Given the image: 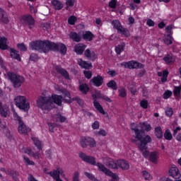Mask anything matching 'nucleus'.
I'll return each instance as SVG.
<instances>
[{
    "label": "nucleus",
    "mask_w": 181,
    "mask_h": 181,
    "mask_svg": "<svg viewBox=\"0 0 181 181\" xmlns=\"http://www.w3.org/2000/svg\"><path fill=\"white\" fill-rule=\"evenodd\" d=\"M180 91H181V85L179 86L174 87L173 94L175 97H179V95H180Z\"/></svg>",
    "instance_id": "ea45409f"
},
{
    "label": "nucleus",
    "mask_w": 181,
    "mask_h": 181,
    "mask_svg": "<svg viewBox=\"0 0 181 181\" xmlns=\"http://www.w3.org/2000/svg\"><path fill=\"white\" fill-rule=\"evenodd\" d=\"M8 77L15 88H19L25 83V78L15 73H9Z\"/></svg>",
    "instance_id": "423d86ee"
},
{
    "label": "nucleus",
    "mask_w": 181,
    "mask_h": 181,
    "mask_svg": "<svg viewBox=\"0 0 181 181\" xmlns=\"http://www.w3.org/2000/svg\"><path fill=\"white\" fill-rule=\"evenodd\" d=\"M146 25H148V26H155V22H153L152 19L148 18L147 20Z\"/></svg>",
    "instance_id": "69168bd1"
},
{
    "label": "nucleus",
    "mask_w": 181,
    "mask_h": 181,
    "mask_svg": "<svg viewBox=\"0 0 181 181\" xmlns=\"http://www.w3.org/2000/svg\"><path fill=\"white\" fill-rule=\"evenodd\" d=\"M0 21L3 22V23H9V18H8V16L5 13V11L0 8Z\"/></svg>",
    "instance_id": "a878e982"
},
{
    "label": "nucleus",
    "mask_w": 181,
    "mask_h": 181,
    "mask_svg": "<svg viewBox=\"0 0 181 181\" xmlns=\"http://www.w3.org/2000/svg\"><path fill=\"white\" fill-rule=\"evenodd\" d=\"M93 105L97 111H99L100 114H103V115H105V111H104V108H103V106H101L98 101L93 100Z\"/></svg>",
    "instance_id": "473e14b6"
},
{
    "label": "nucleus",
    "mask_w": 181,
    "mask_h": 181,
    "mask_svg": "<svg viewBox=\"0 0 181 181\" xmlns=\"http://www.w3.org/2000/svg\"><path fill=\"white\" fill-rule=\"evenodd\" d=\"M43 30H47L50 29V24L49 23H44L42 25Z\"/></svg>",
    "instance_id": "774afa93"
},
{
    "label": "nucleus",
    "mask_w": 181,
    "mask_h": 181,
    "mask_svg": "<svg viewBox=\"0 0 181 181\" xmlns=\"http://www.w3.org/2000/svg\"><path fill=\"white\" fill-rule=\"evenodd\" d=\"M96 166H98L99 170H100V172H103L105 175H111V171L108 170V168H105V165H104V164L101 163H98L96 164Z\"/></svg>",
    "instance_id": "393cba45"
},
{
    "label": "nucleus",
    "mask_w": 181,
    "mask_h": 181,
    "mask_svg": "<svg viewBox=\"0 0 181 181\" xmlns=\"http://www.w3.org/2000/svg\"><path fill=\"white\" fill-rule=\"evenodd\" d=\"M142 175L145 180H151V179H152L151 174H149V173H148L147 171H143Z\"/></svg>",
    "instance_id": "49530a36"
},
{
    "label": "nucleus",
    "mask_w": 181,
    "mask_h": 181,
    "mask_svg": "<svg viewBox=\"0 0 181 181\" xmlns=\"http://www.w3.org/2000/svg\"><path fill=\"white\" fill-rule=\"evenodd\" d=\"M69 37L74 42H81V35H80V34L76 32H71L69 33Z\"/></svg>",
    "instance_id": "5701e85b"
},
{
    "label": "nucleus",
    "mask_w": 181,
    "mask_h": 181,
    "mask_svg": "<svg viewBox=\"0 0 181 181\" xmlns=\"http://www.w3.org/2000/svg\"><path fill=\"white\" fill-rule=\"evenodd\" d=\"M7 40L6 37L0 36V49L1 50L8 49V45H6Z\"/></svg>",
    "instance_id": "c85d7f7f"
},
{
    "label": "nucleus",
    "mask_w": 181,
    "mask_h": 181,
    "mask_svg": "<svg viewBox=\"0 0 181 181\" xmlns=\"http://www.w3.org/2000/svg\"><path fill=\"white\" fill-rule=\"evenodd\" d=\"M76 22H77V17H76L74 16H70L68 18L69 25H76Z\"/></svg>",
    "instance_id": "a19ab883"
},
{
    "label": "nucleus",
    "mask_w": 181,
    "mask_h": 181,
    "mask_svg": "<svg viewBox=\"0 0 181 181\" xmlns=\"http://www.w3.org/2000/svg\"><path fill=\"white\" fill-rule=\"evenodd\" d=\"M148 156L149 160H151V162H153V163H156V162H158V152L153 151L150 153V154L148 152V154L146 158V159L148 158Z\"/></svg>",
    "instance_id": "412c9836"
},
{
    "label": "nucleus",
    "mask_w": 181,
    "mask_h": 181,
    "mask_svg": "<svg viewBox=\"0 0 181 181\" xmlns=\"http://www.w3.org/2000/svg\"><path fill=\"white\" fill-rule=\"evenodd\" d=\"M57 118V121H59V122H66V117L62 115L61 114H57L55 115Z\"/></svg>",
    "instance_id": "37998d69"
},
{
    "label": "nucleus",
    "mask_w": 181,
    "mask_h": 181,
    "mask_svg": "<svg viewBox=\"0 0 181 181\" xmlns=\"http://www.w3.org/2000/svg\"><path fill=\"white\" fill-rule=\"evenodd\" d=\"M67 6H74V0H66Z\"/></svg>",
    "instance_id": "338daca9"
},
{
    "label": "nucleus",
    "mask_w": 181,
    "mask_h": 181,
    "mask_svg": "<svg viewBox=\"0 0 181 181\" xmlns=\"http://www.w3.org/2000/svg\"><path fill=\"white\" fill-rule=\"evenodd\" d=\"M32 140L33 141L34 145H35V146H37V149L39 151H42V149L43 148V143H42V141L40 140H39V139L37 137H33Z\"/></svg>",
    "instance_id": "2f4dec72"
},
{
    "label": "nucleus",
    "mask_w": 181,
    "mask_h": 181,
    "mask_svg": "<svg viewBox=\"0 0 181 181\" xmlns=\"http://www.w3.org/2000/svg\"><path fill=\"white\" fill-rule=\"evenodd\" d=\"M168 76H169V71H168L167 70H164L163 71V72L158 73V76L162 77L161 78L162 83H166V81H168Z\"/></svg>",
    "instance_id": "bb28decb"
},
{
    "label": "nucleus",
    "mask_w": 181,
    "mask_h": 181,
    "mask_svg": "<svg viewBox=\"0 0 181 181\" xmlns=\"http://www.w3.org/2000/svg\"><path fill=\"white\" fill-rule=\"evenodd\" d=\"M31 129L30 128L26 127L25 123L23 122H21L19 123L18 125V132L19 134H21L22 135H28V132H30Z\"/></svg>",
    "instance_id": "4468645a"
},
{
    "label": "nucleus",
    "mask_w": 181,
    "mask_h": 181,
    "mask_svg": "<svg viewBox=\"0 0 181 181\" xmlns=\"http://www.w3.org/2000/svg\"><path fill=\"white\" fill-rule=\"evenodd\" d=\"M107 176H111L112 180L110 181H118L119 180V178L118 177V175L116 174H114L112 172H111V174L107 175Z\"/></svg>",
    "instance_id": "3c124183"
},
{
    "label": "nucleus",
    "mask_w": 181,
    "mask_h": 181,
    "mask_svg": "<svg viewBox=\"0 0 181 181\" xmlns=\"http://www.w3.org/2000/svg\"><path fill=\"white\" fill-rule=\"evenodd\" d=\"M124 49H125L124 42H122L120 45H118L115 47V52H116L117 54H121V53H122V52H124Z\"/></svg>",
    "instance_id": "f704fd0d"
},
{
    "label": "nucleus",
    "mask_w": 181,
    "mask_h": 181,
    "mask_svg": "<svg viewBox=\"0 0 181 181\" xmlns=\"http://www.w3.org/2000/svg\"><path fill=\"white\" fill-rule=\"evenodd\" d=\"M10 56L11 59H14L15 60H18V62H21V54H19V51L11 48L10 49Z\"/></svg>",
    "instance_id": "aec40b11"
},
{
    "label": "nucleus",
    "mask_w": 181,
    "mask_h": 181,
    "mask_svg": "<svg viewBox=\"0 0 181 181\" xmlns=\"http://www.w3.org/2000/svg\"><path fill=\"white\" fill-rule=\"evenodd\" d=\"M79 144L82 148H87V146L95 148V146H97L95 140L91 137L81 136L79 140Z\"/></svg>",
    "instance_id": "0eeeda50"
},
{
    "label": "nucleus",
    "mask_w": 181,
    "mask_h": 181,
    "mask_svg": "<svg viewBox=\"0 0 181 181\" xmlns=\"http://www.w3.org/2000/svg\"><path fill=\"white\" fill-rule=\"evenodd\" d=\"M84 54L86 56V57H88V59H93V60H95V59H96L97 57V54H95V52L90 50L89 49H87L85 52Z\"/></svg>",
    "instance_id": "7c9ffc66"
},
{
    "label": "nucleus",
    "mask_w": 181,
    "mask_h": 181,
    "mask_svg": "<svg viewBox=\"0 0 181 181\" xmlns=\"http://www.w3.org/2000/svg\"><path fill=\"white\" fill-rule=\"evenodd\" d=\"M92 98L93 101H97V99L103 98V95H101V93L97 92L95 94L92 95Z\"/></svg>",
    "instance_id": "09e8293b"
},
{
    "label": "nucleus",
    "mask_w": 181,
    "mask_h": 181,
    "mask_svg": "<svg viewBox=\"0 0 181 181\" xmlns=\"http://www.w3.org/2000/svg\"><path fill=\"white\" fill-rule=\"evenodd\" d=\"M79 90L81 91V93H83V94H87L90 90V88H88V86L86 85V83H82L79 86Z\"/></svg>",
    "instance_id": "c9c22d12"
},
{
    "label": "nucleus",
    "mask_w": 181,
    "mask_h": 181,
    "mask_svg": "<svg viewBox=\"0 0 181 181\" xmlns=\"http://www.w3.org/2000/svg\"><path fill=\"white\" fill-rule=\"evenodd\" d=\"M63 173V170L62 168H59L57 170H53L49 173H47V175H49L51 177L53 178L54 180L57 181L60 179V175Z\"/></svg>",
    "instance_id": "ddd939ff"
},
{
    "label": "nucleus",
    "mask_w": 181,
    "mask_h": 181,
    "mask_svg": "<svg viewBox=\"0 0 181 181\" xmlns=\"http://www.w3.org/2000/svg\"><path fill=\"white\" fill-rule=\"evenodd\" d=\"M165 114L167 117H171L173 115V110L171 107H168L165 110Z\"/></svg>",
    "instance_id": "6e6d98bb"
},
{
    "label": "nucleus",
    "mask_w": 181,
    "mask_h": 181,
    "mask_svg": "<svg viewBox=\"0 0 181 181\" xmlns=\"http://www.w3.org/2000/svg\"><path fill=\"white\" fill-rule=\"evenodd\" d=\"M120 168L122 170H128L129 169V163L125 160H117V169Z\"/></svg>",
    "instance_id": "f3484780"
},
{
    "label": "nucleus",
    "mask_w": 181,
    "mask_h": 181,
    "mask_svg": "<svg viewBox=\"0 0 181 181\" xmlns=\"http://www.w3.org/2000/svg\"><path fill=\"white\" fill-rule=\"evenodd\" d=\"M132 131H134V138L138 141H140V144L138 145L139 151H141L144 158H148L149 151L148 150V144L152 142V138L151 136L147 135L145 136V131L149 132L152 129L151 124H148L145 122H140L138 125H135V123H132L131 125Z\"/></svg>",
    "instance_id": "f257e3e1"
},
{
    "label": "nucleus",
    "mask_w": 181,
    "mask_h": 181,
    "mask_svg": "<svg viewBox=\"0 0 181 181\" xmlns=\"http://www.w3.org/2000/svg\"><path fill=\"white\" fill-rule=\"evenodd\" d=\"M30 47L32 50H37L40 53H49L50 50L52 52H59L61 54L67 53V47L62 42L54 43L49 40H35L30 43Z\"/></svg>",
    "instance_id": "f03ea898"
},
{
    "label": "nucleus",
    "mask_w": 181,
    "mask_h": 181,
    "mask_svg": "<svg viewBox=\"0 0 181 181\" xmlns=\"http://www.w3.org/2000/svg\"><path fill=\"white\" fill-rule=\"evenodd\" d=\"M140 106L141 107V108L146 110V108H148V100H141L140 102Z\"/></svg>",
    "instance_id": "603ef678"
},
{
    "label": "nucleus",
    "mask_w": 181,
    "mask_h": 181,
    "mask_svg": "<svg viewBox=\"0 0 181 181\" xmlns=\"http://www.w3.org/2000/svg\"><path fill=\"white\" fill-rule=\"evenodd\" d=\"M24 160L25 162V163H27V165H35V162L30 160V159H29V158L28 157H24Z\"/></svg>",
    "instance_id": "e2e57ef3"
},
{
    "label": "nucleus",
    "mask_w": 181,
    "mask_h": 181,
    "mask_svg": "<svg viewBox=\"0 0 181 181\" xmlns=\"http://www.w3.org/2000/svg\"><path fill=\"white\" fill-rule=\"evenodd\" d=\"M90 83L95 87H101L104 84V78L100 75L94 76L90 81Z\"/></svg>",
    "instance_id": "f8f14e48"
},
{
    "label": "nucleus",
    "mask_w": 181,
    "mask_h": 181,
    "mask_svg": "<svg viewBox=\"0 0 181 181\" xmlns=\"http://www.w3.org/2000/svg\"><path fill=\"white\" fill-rule=\"evenodd\" d=\"M164 138L167 139V141H172V133H170V130L167 129L164 133Z\"/></svg>",
    "instance_id": "58836bf2"
},
{
    "label": "nucleus",
    "mask_w": 181,
    "mask_h": 181,
    "mask_svg": "<svg viewBox=\"0 0 181 181\" xmlns=\"http://www.w3.org/2000/svg\"><path fill=\"white\" fill-rule=\"evenodd\" d=\"M55 89L57 91H59V93L64 95V100L66 103H68V104H71L72 101H76L79 105H83V100L80 98L75 97L71 98L70 92L67 91L65 88H60L59 86H56Z\"/></svg>",
    "instance_id": "20e7f679"
},
{
    "label": "nucleus",
    "mask_w": 181,
    "mask_h": 181,
    "mask_svg": "<svg viewBox=\"0 0 181 181\" xmlns=\"http://www.w3.org/2000/svg\"><path fill=\"white\" fill-rule=\"evenodd\" d=\"M172 29H173V27L172 25H168L165 28L167 35H170L172 36V35L173 34V33H172Z\"/></svg>",
    "instance_id": "4d7b16f0"
},
{
    "label": "nucleus",
    "mask_w": 181,
    "mask_h": 181,
    "mask_svg": "<svg viewBox=\"0 0 181 181\" xmlns=\"http://www.w3.org/2000/svg\"><path fill=\"white\" fill-rule=\"evenodd\" d=\"M0 114L1 117H4V118H6V116L8 115V112L5 111L2 105L0 106Z\"/></svg>",
    "instance_id": "5fc2aeb1"
},
{
    "label": "nucleus",
    "mask_w": 181,
    "mask_h": 181,
    "mask_svg": "<svg viewBox=\"0 0 181 181\" xmlns=\"http://www.w3.org/2000/svg\"><path fill=\"white\" fill-rule=\"evenodd\" d=\"M169 176H172L174 179H180V173L179 169L176 167H173L169 170Z\"/></svg>",
    "instance_id": "2eb2a0df"
},
{
    "label": "nucleus",
    "mask_w": 181,
    "mask_h": 181,
    "mask_svg": "<svg viewBox=\"0 0 181 181\" xmlns=\"http://www.w3.org/2000/svg\"><path fill=\"white\" fill-rule=\"evenodd\" d=\"M106 166L110 169H118V161H115L114 160H110L107 162Z\"/></svg>",
    "instance_id": "72a5a7b5"
},
{
    "label": "nucleus",
    "mask_w": 181,
    "mask_h": 181,
    "mask_svg": "<svg viewBox=\"0 0 181 181\" xmlns=\"http://www.w3.org/2000/svg\"><path fill=\"white\" fill-rule=\"evenodd\" d=\"M86 46L84 44H77L74 46V52L76 53V54H83L84 50H86Z\"/></svg>",
    "instance_id": "a211bd4d"
},
{
    "label": "nucleus",
    "mask_w": 181,
    "mask_h": 181,
    "mask_svg": "<svg viewBox=\"0 0 181 181\" xmlns=\"http://www.w3.org/2000/svg\"><path fill=\"white\" fill-rule=\"evenodd\" d=\"M73 181H80V173L76 171L73 175Z\"/></svg>",
    "instance_id": "864d4df0"
},
{
    "label": "nucleus",
    "mask_w": 181,
    "mask_h": 181,
    "mask_svg": "<svg viewBox=\"0 0 181 181\" xmlns=\"http://www.w3.org/2000/svg\"><path fill=\"white\" fill-rule=\"evenodd\" d=\"M121 66H124L125 69H144L145 67V65L135 62V61H129L127 62H122L121 64Z\"/></svg>",
    "instance_id": "9d476101"
},
{
    "label": "nucleus",
    "mask_w": 181,
    "mask_h": 181,
    "mask_svg": "<svg viewBox=\"0 0 181 181\" xmlns=\"http://www.w3.org/2000/svg\"><path fill=\"white\" fill-rule=\"evenodd\" d=\"M83 74L85 77L88 79H90L91 78V77H93V73L91 72V71H84Z\"/></svg>",
    "instance_id": "8fccbe9b"
},
{
    "label": "nucleus",
    "mask_w": 181,
    "mask_h": 181,
    "mask_svg": "<svg viewBox=\"0 0 181 181\" xmlns=\"http://www.w3.org/2000/svg\"><path fill=\"white\" fill-rule=\"evenodd\" d=\"M79 158H81L83 162L89 163V165H93L94 166L97 165V163L95 162V158L91 156H87V154L83 152L79 153Z\"/></svg>",
    "instance_id": "9b49d317"
},
{
    "label": "nucleus",
    "mask_w": 181,
    "mask_h": 181,
    "mask_svg": "<svg viewBox=\"0 0 181 181\" xmlns=\"http://www.w3.org/2000/svg\"><path fill=\"white\" fill-rule=\"evenodd\" d=\"M49 130L50 132H54V127H56V124L54 123H49Z\"/></svg>",
    "instance_id": "680f3d73"
},
{
    "label": "nucleus",
    "mask_w": 181,
    "mask_h": 181,
    "mask_svg": "<svg viewBox=\"0 0 181 181\" xmlns=\"http://www.w3.org/2000/svg\"><path fill=\"white\" fill-rule=\"evenodd\" d=\"M17 47L21 50V52H26L28 50V47H26V45L23 42L17 44Z\"/></svg>",
    "instance_id": "79ce46f5"
},
{
    "label": "nucleus",
    "mask_w": 181,
    "mask_h": 181,
    "mask_svg": "<svg viewBox=\"0 0 181 181\" xmlns=\"http://www.w3.org/2000/svg\"><path fill=\"white\" fill-rule=\"evenodd\" d=\"M92 128H93V129H98V128H100V122H98V121H95L92 124Z\"/></svg>",
    "instance_id": "0e129e2a"
},
{
    "label": "nucleus",
    "mask_w": 181,
    "mask_h": 181,
    "mask_svg": "<svg viewBox=\"0 0 181 181\" xmlns=\"http://www.w3.org/2000/svg\"><path fill=\"white\" fill-rule=\"evenodd\" d=\"M163 60H164L165 64L170 65L175 63L176 59L173 57V55L172 54H168L165 55V57L163 58Z\"/></svg>",
    "instance_id": "6ab92c4d"
},
{
    "label": "nucleus",
    "mask_w": 181,
    "mask_h": 181,
    "mask_svg": "<svg viewBox=\"0 0 181 181\" xmlns=\"http://www.w3.org/2000/svg\"><path fill=\"white\" fill-rule=\"evenodd\" d=\"M112 25L116 29L118 32V33H120L121 35H124V36H126V37H128L129 36V30L127 28H124L122 25H121V22L118 20H114L112 21Z\"/></svg>",
    "instance_id": "1a4fd4ad"
},
{
    "label": "nucleus",
    "mask_w": 181,
    "mask_h": 181,
    "mask_svg": "<svg viewBox=\"0 0 181 181\" xmlns=\"http://www.w3.org/2000/svg\"><path fill=\"white\" fill-rule=\"evenodd\" d=\"M13 117L16 121H18V124H21V122H23L22 119H21V117H19V115H18V113L16 112H13Z\"/></svg>",
    "instance_id": "bf43d9fd"
},
{
    "label": "nucleus",
    "mask_w": 181,
    "mask_h": 181,
    "mask_svg": "<svg viewBox=\"0 0 181 181\" xmlns=\"http://www.w3.org/2000/svg\"><path fill=\"white\" fill-rule=\"evenodd\" d=\"M52 5L54 9H55L56 11H60L63 9V6H64L63 4L60 2V1L59 0H52Z\"/></svg>",
    "instance_id": "b1692460"
},
{
    "label": "nucleus",
    "mask_w": 181,
    "mask_h": 181,
    "mask_svg": "<svg viewBox=\"0 0 181 181\" xmlns=\"http://www.w3.org/2000/svg\"><path fill=\"white\" fill-rule=\"evenodd\" d=\"M63 96L58 95H53L51 98L40 96L37 100V104L39 108L42 110H47L48 111L52 110L54 107V104L57 105H62V100Z\"/></svg>",
    "instance_id": "7ed1b4c3"
},
{
    "label": "nucleus",
    "mask_w": 181,
    "mask_h": 181,
    "mask_svg": "<svg viewBox=\"0 0 181 181\" xmlns=\"http://www.w3.org/2000/svg\"><path fill=\"white\" fill-rule=\"evenodd\" d=\"M30 62H37V60H39V55H37V54L32 53L30 55Z\"/></svg>",
    "instance_id": "c03bdc74"
},
{
    "label": "nucleus",
    "mask_w": 181,
    "mask_h": 181,
    "mask_svg": "<svg viewBox=\"0 0 181 181\" xmlns=\"http://www.w3.org/2000/svg\"><path fill=\"white\" fill-rule=\"evenodd\" d=\"M107 87H109V88H112V90H117V88H118L117 86V82L114 80L110 81L107 83Z\"/></svg>",
    "instance_id": "4c0bfd02"
},
{
    "label": "nucleus",
    "mask_w": 181,
    "mask_h": 181,
    "mask_svg": "<svg viewBox=\"0 0 181 181\" xmlns=\"http://www.w3.org/2000/svg\"><path fill=\"white\" fill-rule=\"evenodd\" d=\"M109 6L110 8H112V9H115L117 8V1L112 0L109 2Z\"/></svg>",
    "instance_id": "13d9d810"
},
{
    "label": "nucleus",
    "mask_w": 181,
    "mask_h": 181,
    "mask_svg": "<svg viewBox=\"0 0 181 181\" xmlns=\"http://www.w3.org/2000/svg\"><path fill=\"white\" fill-rule=\"evenodd\" d=\"M84 40H88V42H91L94 38V35L91 31H86L82 36Z\"/></svg>",
    "instance_id": "c756f323"
},
{
    "label": "nucleus",
    "mask_w": 181,
    "mask_h": 181,
    "mask_svg": "<svg viewBox=\"0 0 181 181\" xmlns=\"http://www.w3.org/2000/svg\"><path fill=\"white\" fill-rule=\"evenodd\" d=\"M163 43L166 45V46H169L172 45V43H173V37H172V35H170V34H165L163 37Z\"/></svg>",
    "instance_id": "4be33fe9"
},
{
    "label": "nucleus",
    "mask_w": 181,
    "mask_h": 181,
    "mask_svg": "<svg viewBox=\"0 0 181 181\" xmlns=\"http://www.w3.org/2000/svg\"><path fill=\"white\" fill-rule=\"evenodd\" d=\"M119 97H122V98H124L127 97V91L124 88L119 89Z\"/></svg>",
    "instance_id": "de8ad7c7"
},
{
    "label": "nucleus",
    "mask_w": 181,
    "mask_h": 181,
    "mask_svg": "<svg viewBox=\"0 0 181 181\" xmlns=\"http://www.w3.org/2000/svg\"><path fill=\"white\" fill-rule=\"evenodd\" d=\"M84 175H85V176H86V177L90 179V180L98 181L97 179H95V177L93 174L90 173L85 172Z\"/></svg>",
    "instance_id": "a18cd8bd"
},
{
    "label": "nucleus",
    "mask_w": 181,
    "mask_h": 181,
    "mask_svg": "<svg viewBox=\"0 0 181 181\" xmlns=\"http://www.w3.org/2000/svg\"><path fill=\"white\" fill-rule=\"evenodd\" d=\"M78 64L82 67V69H89L90 67H93V65L91 63H88L86 61H83L82 59H78Z\"/></svg>",
    "instance_id": "cd10ccee"
},
{
    "label": "nucleus",
    "mask_w": 181,
    "mask_h": 181,
    "mask_svg": "<svg viewBox=\"0 0 181 181\" xmlns=\"http://www.w3.org/2000/svg\"><path fill=\"white\" fill-rule=\"evenodd\" d=\"M14 102L16 107H18V108L22 110L25 112H28V111H29V110L30 109V105L28 103V101H26V97L25 96H16L14 98Z\"/></svg>",
    "instance_id": "39448f33"
},
{
    "label": "nucleus",
    "mask_w": 181,
    "mask_h": 181,
    "mask_svg": "<svg viewBox=\"0 0 181 181\" xmlns=\"http://www.w3.org/2000/svg\"><path fill=\"white\" fill-rule=\"evenodd\" d=\"M155 134L158 139L163 136V133L162 132V128L160 127H157L155 128Z\"/></svg>",
    "instance_id": "e433bc0d"
},
{
    "label": "nucleus",
    "mask_w": 181,
    "mask_h": 181,
    "mask_svg": "<svg viewBox=\"0 0 181 181\" xmlns=\"http://www.w3.org/2000/svg\"><path fill=\"white\" fill-rule=\"evenodd\" d=\"M55 70L57 73H59V74H61L62 77H64L66 80H70V75L69 74V72L67 71L60 66H56Z\"/></svg>",
    "instance_id": "dca6fc26"
},
{
    "label": "nucleus",
    "mask_w": 181,
    "mask_h": 181,
    "mask_svg": "<svg viewBox=\"0 0 181 181\" xmlns=\"http://www.w3.org/2000/svg\"><path fill=\"white\" fill-rule=\"evenodd\" d=\"M21 23L24 26H28L29 29L35 27V19L30 14H25L21 17Z\"/></svg>",
    "instance_id": "6e6552de"
},
{
    "label": "nucleus",
    "mask_w": 181,
    "mask_h": 181,
    "mask_svg": "<svg viewBox=\"0 0 181 181\" xmlns=\"http://www.w3.org/2000/svg\"><path fill=\"white\" fill-rule=\"evenodd\" d=\"M172 96V91H167L163 94V98H165V100H168V98H169L170 97Z\"/></svg>",
    "instance_id": "052dcab7"
}]
</instances>
